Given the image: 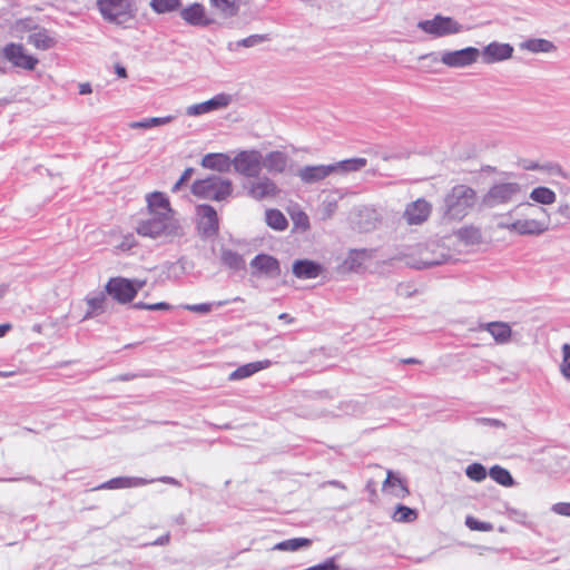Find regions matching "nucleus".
Wrapping results in <instances>:
<instances>
[{"instance_id": "f257e3e1", "label": "nucleus", "mask_w": 570, "mask_h": 570, "mask_svg": "<svg viewBox=\"0 0 570 570\" xmlns=\"http://www.w3.org/2000/svg\"><path fill=\"white\" fill-rule=\"evenodd\" d=\"M497 226L512 235L539 237L550 229V215L544 207L521 202L500 215Z\"/></svg>"}, {"instance_id": "f03ea898", "label": "nucleus", "mask_w": 570, "mask_h": 570, "mask_svg": "<svg viewBox=\"0 0 570 570\" xmlns=\"http://www.w3.org/2000/svg\"><path fill=\"white\" fill-rule=\"evenodd\" d=\"M187 227V224L177 215L158 213L141 219L136 232L142 237L169 244L181 239L186 235Z\"/></svg>"}, {"instance_id": "7ed1b4c3", "label": "nucleus", "mask_w": 570, "mask_h": 570, "mask_svg": "<svg viewBox=\"0 0 570 570\" xmlns=\"http://www.w3.org/2000/svg\"><path fill=\"white\" fill-rule=\"evenodd\" d=\"M476 193L466 185L454 186L444 198L443 218L448 220L463 219L474 207Z\"/></svg>"}, {"instance_id": "20e7f679", "label": "nucleus", "mask_w": 570, "mask_h": 570, "mask_svg": "<svg viewBox=\"0 0 570 570\" xmlns=\"http://www.w3.org/2000/svg\"><path fill=\"white\" fill-rule=\"evenodd\" d=\"M524 187L518 181H498L493 184L482 197L487 208L507 206L523 198Z\"/></svg>"}, {"instance_id": "39448f33", "label": "nucleus", "mask_w": 570, "mask_h": 570, "mask_svg": "<svg viewBox=\"0 0 570 570\" xmlns=\"http://www.w3.org/2000/svg\"><path fill=\"white\" fill-rule=\"evenodd\" d=\"M191 191L197 197L220 202L232 195L233 184L228 178L212 175L196 180L191 186Z\"/></svg>"}, {"instance_id": "423d86ee", "label": "nucleus", "mask_w": 570, "mask_h": 570, "mask_svg": "<svg viewBox=\"0 0 570 570\" xmlns=\"http://www.w3.org/2000/svg\"><path fill=\"white\" fill-rule=\"evenodd\" d=\"M519 166L527 171H540L549 178V181L559 189L562 196H568L570 187L560 183V179L569 180L570 173L556 161H537L531 159H522Z\"/></svg>"}, {"instance_id": "0eeeda50", "label": "nucleus", "mask_w": 570, "mask_h": 570, "mask_svg": "<svg viewBox=\"0 0 570 570\" xmlns=\"http://www.w3.org/2000/svg\"><path fill=\"white\" fill-rule=\"evenodd\" d=\"M233 169L246 178L257 177L262 173V151L255 148L237 150L233 156Z\"/></svg>"}, {"instance_id": "6e6552de", "label": "nucleus", "mask_w": 570, "mask_h": 570, "mask_svg": "<svg viewBox=\"0 0 570 570\" xmlns=\"http://www.w3.org/2000/svg\"><path fill=\"white\" fill-rule=\"evenodd\" d=\"M417 28L434 38L456 35L463 30L462 24L456 20L441 14H436L433 19L420 21Z\"/></svg>"}, {"instance_id": "1a4fd4ad", "label": "nucleus", "mask_w": 570, "mask_h": 570, "mask_svg": "<svg viewBox=\"0 0 570 570\" xmlns=\"http://www.w3.org/2000/svg\"><path fill=\"white\" fill-rule=\"evenodd\" d=\"M246 195L254 200L275 199L279 196L281 189L268 175H258L244 185Z\"/></svg>"}, {"instance_id": "9d476101", "label": "nucleus", "mask_w": 570, "mask_h": 570, "mask_svg": "<svg viewBox=\"0 0 570 570\" xmlns=\"http://www.w3.org/2000/svg\"><path fill=\"white\" fill-rule=\"evenodd\" d=\"M98 8L106 20L117 24L132 18L129 0H98Z\"/></svg>"}, {"instance_id": "9b49d317", "label": "nucleus", "mask_w": 570, "mask_h": 570, "mask_svg": "<svg viewBox=\"0 0 570 570\" xmlns=\"http://www.w3.org/2000/svg\"><path fill=\"white\" fill-rule=\"evenodd\" d=\"M480 59V50L475 47H466L453 51H443L440 60L449 68H466Z\"/></svg>"}, {"instance_id": "f8f14e48", "label": "nucleus", "mask_w": 570, "mask_h": 570, "mask_svg": "<svg viewBox=\"0 0 570 570\" xmlns=\"http://www.w3.org/2000/svg\"><path fill=\"white\" fill-rule=\"evenodd\" d=\"M289 155L283 150L262 153V170L265 169L271 176L285 174L289 167Z\"/></svg>"}, {"instance_id": "ddd939ff", "label": "nucleus", "mask_w": 570, "mask_h": 570, "mask_svg": "<svg viewBox=\"0 0 570 570\" xmlns=\"http://www.w3.org/2000/svg\"><path fill=\"white\" fill-rule=\"evenodd\" d=\"M232 102V96L227 94H218L209 100L190 105L186 108L185 112L189 117H198L212 111L222 110L227 108Z\"/></svg>"}, {"instance_id": "4468645a", "label": "nucleus", "mask_w": 570, "mask_h": 570, "mask_svg": "<svg viewBox=\"0 0 570 570\" xmlns=\"http://www.w3.org/2000/svg\"><path fill=\"white\" fill-rule=\"evenodd\" d=\"M514 52L510 43L493 41L480 50V58L485 65L502 62L512 58Z\"/></svg>"}, {"instance_id": "2eb2a0df", "label": "nucleus", "mask_w": 570, "mask_h": 570, "mask_svg": "<svg viewBox=\"0 0 570 570\" xmlns=\"http://www.w3.org/2000/svg\"><path fill=\"white\" fill-rule=\"evenodd\" d=\"M196 214L199 233L205 237L216 235L218 232V216L214 207L210 205H199L196 208Z\"/></svg>"}, {"instance_id": "dca6fc26", "label": "nucleus", "mask_w": 570, "mask_h": 570, "mask_svg": "<svg viewBox=\"0 0 570 570\" xmlns=\"http://www.w3.org/2000/svg\"><path fill=\"white\" fill-rule=\"evenodd\" d=\"M106 291L114 299L121 304L130 303L136 296L131 279L125 277L110 278L106 285Z\"/></svg>"}, {"instance_id": "f3484780", "label": "nucleus", "mask_w": 570, "mask_h": 570, "mask_svg": "<svg viewBox=\"0 0 570 570\" xmlns=\"http://www.w3.org/2000/svg\"><path fill=\"white\" fill-rule=\"evenodd\" d=\"M252 274L275 278L281 275L279 262L267 254H258L250 261Z\"/></svg>"}, {"instance_id": "a211bd4d", "label": "nucleus", "mask_w": 570, "mask_h": 570, "mask_svg": "<svg viewBox=\"0 0 570 570\" xmlns=\"http://www.w3.org/2000/svg\"><path fill=\"white\" fill-rule=\"evenodd\" d=\"M3 55L13 66L26 70H33L38 63V59L28 55L22 45H7L3 48Z\"/></svg>"}, {"instance_id": "6ab92c4d", "label": "nucleus", "mask_w": 570, "mask_h": 570, "mask_svg": "<svg viewBox=\"0 0 570 570\" xmlns=\"http://www.w3.org/2000/svg\"><path fill=\"white\" fill-rule=\"evenodd\" d=\"M432 206L425 199H416L410 203L403 213V218L409 225H421L431 215Z\"/></svg>"}, {"instance_id": "aec40b11", "label": "nucleus", "mask_w": 570, "mask_h": 570, "mask_svg": "<svg viewBox=\"0 0 570 570\" xmlns=\"http://www.w3.org/2000/svg\"><path fill=\"white\" fill-rule=\"evenodd\" d=\"M333 175V168L328 165H307L297 169L296 176L305 185H313L325 180Z\"/></svg>"}, {"instance_id": "412c9836", "label": "nucleus", "mask_w": 570, "mask_h": 570, "mask_svg": "<svg viewBox=\"0 0 570 570\" xmlns=\"http://www.w3.org/2000/svg\"><path fill=\"white\" fill-rule=\"evenodd\" d=\"M181 19L190 26L206 27L214 22L200 3H193L180 10Z\"/></svg>"}, {"instance_id": "4be33fe9", "label": "nucleus", "mask_w": 570, "mask_h": 570, "mask_svg": "<svg viewBox=\"0 0 570 570\" xmlns=\"http://www.w3.org/2000/svg\"><path fill=\"white\" fill-rule=\"evenodd\" d=\"M480 330L487 331L497 344H508L512 337L511 326L505 322H490L480 324Z\"/></svg>"}, {"instance_id": "5701e85b", "label": "nucleus", "mask_w": 570, "mask_h": 570, "mask_svg": "<svg viewBox=\"0 0 570 570\" xmlns=\"http://www.w3.org/2000/svg\"><path fill=\"white\" fill-rule=\"evenodd\" d=\"M154 479H145V478H138V476H118L110 479L109 481L100 484L96 488V490L99 489H129V488H138L142 485H147L151 482H154Z\"/></svg>"}, {"instance_id": "b1692460", "label": "nucleus", "mask_w": 570, "mask_h": 570, "mask_svg": "<svg viewBox=\"0 0 570 570\" xmlns=\"http://www.w3.org/2000/svg\"><path fill=\"white\" fill-rule=\"evenodd\" d=\"M557 198L558 195L556 190L548 186L539 185L530 190L528 202L546 208V206L556 204Z\"/></svg>"}, {"instance_id": "393cba45", "label": "nucleus", "mask_w": 570, "mask_h": 570, "mask_svg": "<svg viewBox=\"0 0 570 570\" xmlns=\"http://www.w3.org/2000/svg\"><path fill=\"white\" fill-rule=\"evenodd\" d=\"M148 215H156L163 213L164 215H176L175 210L170 207L168 198L159 191L147 195Z\"/></svg>"}, {"instance_id": "a878e982", "label": "nucleus", "mask_w": 570, "mask_h": 570, "mask_svg": "<svg viewBox=\"0 0 570 570\" xmlns=\"http://www.w3.org/2000/svg\"><path fill=\"white\" fill-rule=\"evenodd\" d=\"M202 166L219 173H228L233 167V158L226 154H207L202 159Z\"/></svg>"}, {"instance_id": "bb28decb", "label": "nucleus", "mask_w": 570, "mask_h": 570, "mask_svg": "<svg viewBox=\"0 0 570 570\" xmlns=\"http://www.w3.org/2000/svg\"><path fill=\"white\" fill-rule=\"evenodd\" d=\"M292 272L297 278L311 279L320 276L322 266L308 259H298L293 263Z\"/></svg>"}, {"instance_id": "cd10ccee", "label": "nucleus", "mask_w": 570, "mask_h": 570, "mask_svg": "<svg viewBox=\"0 0 570 570\" xmlns=\"http://www.w3.org/2000/svg\"><path fill=\"white\" fill-rule=\"evenodd\" d=\"M27 41L39 50H48L56 45L55 38L49 35L48 30L37 24L32 32L27 36Z\"/></svg>"}, {"instance_id": "c85d7f7f", "label": "nucleus", "mask_w": 570, "mask_h": 570, "mask_svg": "<svg viewBox=\"0 0 570 570\" xmlns=\"http://www.w3.org/2000/svg\"><path fill=\"white\" fill-rule=\"evenodd\" d=\"M271 361H256L252 363L244 364L237 367L234 372L229 374L230 381H238L254 375L255 373L269 367Z\"/></svg>"}, {"instance_id": "c756f323", "label": "nucleus", "mask_w": 570, "mask_h": 570, "mask_svg": "<svg viewBox=\"0 0 570 570\" xmlns=\"http://www.w3.org/2000/svg\"><path fill=\"white\" fill-rule=\"evenodd\" d=\"M366 164L367 160L365 158L357 157L330 164V166L333 168V174L347 175L363 169Z\"/></svg>"}, {"instance_id": "7c9ffc66", "label": "nucleus", "mask_w": 570, "mask_h": 570, "mask_svg": "<svg viewBox=\"0 0 570 570\" xmlns=\"http://www.w3.org/2000/svg\"><path fill=\"white\" fill-rule=\"evenodd\" d=\"M520 48L532 53H550L557 50L552 41L541 38L528 39L520 43Z\"/></svg>"}, {"instance_id": "2f4dec72", "label": "nucleus", "mask_w": 570, "mask_h": 570, "mask_svg": "<svg viewBox=\"0 0 570 570\" xmlns=\"http://www.w3.org/2000/svg\"><path fill=\"white\" fill-rule=\"evenodd\" d=\"M220 261L226 267L236 272L245 269L246 266L245 259L239 253L227 248L222 250Z\"/></svg>"}, {"instance_id": "473e14b6", "label": "nucleus", "mask_w": 570, "mask_h": 570, "mask_svg": "<svg viewBox=\"0 0 570 570\" xmlns=\"http://www.w3.org/2000/svg\"><path fill=\"white\" fill-rule=\"evenodd\" d=\"M174 119L175 116L150 117L137 121H131L128 124V127L130 129H150L153 127L165 126L171 122Z\"/></svg>"}, {"instance_id": "72a5a7b5", "label": "nucleus", "mask_w": 570, "mask_h": 570, "mask_svg": "<svg viewBox=\"0 0 570 570\" xmlns=\"http://www.w3.org/2000/svg\"><path fill=\"white\" fill-rule=\"evenodd\" d=\"M455 235L465 245H476L482 242L481 229L475 226H464Z\"/></svg>"}, {"instance_id": "f704fd0d", "label": "nucleus", "mask_w": 570, "mask_h": 570, "mask_svg": "<svg viewBox=\"0 0 570 570\" xmlns=\"http://www.w3.org/2000/svg\"><path fill=\"white\" fill-rule=\"evenodd\" d=\"M106 297L104 295H97L86 298L87 311L82 317V321L92 318L105 311Z\"/></svg>"}, {"instance_id": "c9c22d12", "label": "nucleus", "mask_w": 570, "mask_h": 570, "mask_svg": "<svg viewBox=\"0 0 570 570\" xmlns=\"http://www.w3.org/2000/svg\"><path fill=\"white\" fill-rule=\"evenodd\" d=\"M387 488L392 489V493L395 497L403 498L409 493V490L401 478L395 475L392 471H387V476L383 483V490H386Z\"/></svg>"}, {"instance_id": "e433bc0d", "label": "nucleus", "mask_w": 570, "mask_h": 570, "mask_svg": "<svg viewBox=\"0 0 570 570\" xmlns=\"http://www.w3.org/2000/svg\"><path fill=\"white\" fill-rule=\"evenodd\" d=\"M36 23L32 19H19L10 27V35L18 39H27Z\"/></svg>"}, {"instance_id": "4c0bfd02", "label": "nucleus", "mask_w": 570, "mask_h": 570, "mask_svg": "<svg viewBox=\"0 0 570 570\" xmlns=\"http://www.w3.org/2000/svg\"><path fill=\"white\" fill-rule=\"evenodd\" d=\"M266 224L275 230H284L288 226L285 215L278 209H267L265 213Z\"/></svg>"}, {"instance_id": "58836bf2", "label": "nucleus", "mask_w": 570, "mask_h": 570, "mask_svg": "<svg viewBox=\"0 0 570 570\" xmlns=\"http://www.w3.org/2000/svg\"><path fill=\"white\" fill-rule=\"evenodd\" d=\"M489 475L500 485L508 488L514 485V480L511 473L500 465H493L492 468H490Z\"/></svg>"}, {"instance_id": "ea45409f", "label": "nucleus", "mask_w": 570, "mask_h": 570, "mask_svg": "<svg viewBox=\"0 0 570 570\" xmlns=\"http://www.w3.org/2000/svg\"><path fill=\"white\" fill-rule=\"evenodd\" d=\"M213 8H215L223 17L229 18L237 13V0H209Z\"/></svg>"}, {"instance_id": "a19ab883", "label": "nucleus", "mask_w": 570, "mask_h": 570, "mask_svg": "<svg viewBox=\"0 0 570 570\" xmlns=\"http://www.w3.org/2000/svg\"><path fill=\"white\" fill-rule=\"evenodd\" d=\"M311 544V540L306 538H295L289 539L283 542H279L273 547V550L279 551H296L301 548L307 547Z\"/></svg>"}, {"instance_id": "79ce46f5", "label": "nucleus", "mask_w": 570, "mask_h": 570, "mask_svg": "<svg viewBox=\"0 0 570 570\" xmlns=\"http://www.w3.org/2000/svg\"><path fill=\"white\" fill-rule=\"evenodd\" d=\"M489 472L481 463L474 462L465 468V475L474 482H482L487 479Z\"/></svg>"}, {"instance_id": "37998d69", "label": "nucleus", "mask_w": 570, "mask_h": 570, "mask_svg": "<svg viewBox=\"0 0 570 570\" xmlns=\"http://www.w3.org/2000/svg\"><path fill=\"white\" fill-rule=\"evenodd\" d=\"M416 517V511L405 505H399L393 513V519L396 522H412Z\"/></svg>"}, {"instance_id": "c03bdc74", "label": "nucleus", "mask_w": 570, "mask_h": 570, "mask_svg": "<svg viewBox=\"0 0 570 570\" xmlns=\"http://www.w3.org/2000/svg\"><path fill=\"white\" fill-rule=\"evenodd\" d=\"M180 0H151V8L158 13H166L176 10Z\"/></svg>"}, {"instance_id": "a18cd8bd", "label": "nucleus", "mask_w": 570, "mask_h": 570, "mask_svg": "<svg viewBox=\"0 0 570 570\" xmlns=\"http://www.w3.org/2000/svg\"><path fill=\"white\" fill-rule=\"evenodd\" d=\"M465 524L471 531H483L490 532L493 530V527L489 522H481L474 519L473 517H466Z\"/></svg>"}, {"instance_id": "49530a36", "label": "nucleus", "mask_w": 570, "mask_h": 570, "mask_svg": "<svg viewBox=\"0 0 570 570\" xmlns=\"http://www.w3.org/2000/svg\"><path fill=\"white\" fill-rule=\"evenodd\" d=\"M336 208H337L336 200H334V199L324 200L322 204V207H321L322 219H324V220L330 219L334 215Z\"/></svg>"}, {"instance_id": "de8ad7c7", "label": "nucleus", "mask_w": 570, "mask_h": 570, "mask_svg": "<svg viewBox=\"0 0 570 570\" xmlns=\"http://www.w3.org/2000/svg\"><path fill=\"white\" fill-rule=\"evenodd\" d=\"M266 40V37L263 35H253L247 38L242 39L237 42L238 46H243L246 48L257 46Z\"/></svg>"}, {"instance_id": "09e8293b", "label": "nucleus", "mask_w": 570, "mask_h": 570, "mask_svg": "<svg viewBox=\"0 0 570 570\" xmlns=\"http://www.w3.org/2000/svg\"><path fill=\"white\" fill-rule=\"evenodd\" d=\"M184 308L187 311H190V312L206 314L212 311V304H208V303L193 304V305L188 304V305H185Z\"/></svg>"}, {"instance_id": "8fccbe9b", "label": "nucleus", "mask_w": 570, "mask_h": 570, "mask_svg": "<svg viewBox=\"0 0 570 570\" xmlns=\"http://www.w3.org/2000/svg\"><path fill=\"white\" fill-rule=\"evenodd\" d=\"M560 372L563 375V377L570 382V355H568L567 353H562Z\"/></svg>"}, {"instance_id": "3c124183", "label": "nucleus", "mask_w": 570, "mask_h": 570, "mask_svg": "<svg viewBox=\"0 0 570 570\" xmlns=\"http://www.w3.org/2000/svg\"><path fill=\"white\" fill-rule=\"evenodd\" d=\"M556 213L567 219L568 222H570V203L567 202V200H561L557 207V210Z\"/></svg>"}, {"instance_id": "603ef678", "label": "nucleus", "mask_w": 570, "mask_h": 570, "mask_svg": "<svg viewBox=\"0 0 570 570\" xmlns=\"http://www.w3.org/2000/svg\"><path fill=\"white\" fill-rule=\"evenodd\" d=\"M551 510L560 515L570 517V502H560L552 505Z\"/></svg>"}, {"instance_id": "864d4df0", "label": "nucleus", "mask_w": 570, "mask_h": 570, "mask_svg": "<svg viewBox=\"0 0 570 570\" xmlns=\"http://www.w3.org/2000/svg\"><path fill=\"white\" fill-rule=\"evenodd\" d=\"M419 60L428 61L429 62L428 66H426L428 68H431L434 65L441 62L440 58L434 52L422 55V56L419 57Z\"/></svg>"}, {"instance_id": "5fc2aeb1", "label": "nucleus", "mask_w": 570, "mask_h": 570, "mask_svg": "<svg viewBox=\"0 0 570 570\" xmlns=\"http://www.w3.org/2000/svg\"><path fill=\"white\" fill-rule=\"evenodd\" d=\"M336 569H337V566L334 563V561L332 559H330V560L325 561L324 563L313 566L305 570H336Z\"/></svg>"}, {"instance_id": "6e6d98bb", "label": "nucleus", "mask_w": 570, "mask_h": 570, "mask_svg": "<svg viewBox=\"0 0 570 570\" xmlns=\"http://www.w3.org/2000/svg\"><path fill=\"white\" fill-rule=\"evenodd\" d=\"M193 174V168H187L183 173L181 177L178 179V181L174 185L173 190L176 191L180 188V186L190 178Z\"/></svg>"}, {"instance_id": "4d7b16f0", "label": "nucleus", "mask_w": 570, "mask_h": 570, "mask_svg": "<svg viewBox=\"0 0 570 570\" xmlns=\"http://www.w3.org/2000/svg\"><path fill=\"white\" fill-rule=\"evenodd\" d=\"M476 422L480 424H483V425H490V426H497V428L503 426V423L495 419L481 417V419H478Z\"/></svg>"}, {"instance_id": "13d9d810", "label": "nucleus", "mask_w": 570, "mask_h": 570, "mask_svg": "<svg viewBox=\"0 0 570 570\" xmlns=\"http://www.w3.org/2000/svg\"><path fill=\"white\" fill-rule=\"evenodd\" d=\"M170 308V305L167 304V303H156V304H151L149 306V311H167Z\"/></svg>"}, {"instance_id": "bf43d9fd", "label": "nucleus", "mask_w": 570, "mask_h": 570, "mask_svg": "<svg viewBox=\"0 0 570 570\" xmlns=\"http://www.w3.org/2000/svg\"><path fill=\"white\" fill-rule=\"evenodd\" d=\"M131 285L135 288V294L146 285V279H131Z\"/></svg>"}, {"instance_id": "052dcab7", "label": "nucleus", "mask_w": 570, "mask_h": 570, "mask_svg": "<svg viewBox=\"0 0 570 570\" xmlns=\"http://www.w3.org/2000/svg\"><path fill=\"white\" fill-rule=\"evenodd\" d=\"M92 92L91 86L88 82H83L79 85V94L80 95H89Z\"/></svg>"}, {"instance_id": "680f3d73", "label": "nucleus", "mask_w": 570, "mask_h": 570, "mask_svg": "<svg viewBox=\"0 0 570 570\" xmlns=\"http://www.w3.org/2000/svg\"><path fill=\"white\" fill-rule=\"evenodd\" d=\"M278 320L285 322L286 324H293L295 322V318L287 313L279 314Z\"/></svg>"}, {"instance_id": "e2e57ef3", "label": "nucleus", "mask_w": 570, "mask_h": 570, "mask_svg": "<svg viewBox=\"0 0 570 570\" xmlns=\"http://www.w3.org/2000/svg\"><path fill=\"white\" fill-rule=\"evenodd\" d=\"M158 481L167 484L179 485V482L171 476H161L158 479Z\"/></svg>"}, {"instance_id": "0e129e2a", "label": "nucleus", "mask_w": 570, "mask_h": 570, "mask_svg": "<svg viewBox=\"0 0 570 570\" xmlns=\"http://www.w3.org/2000/svg\"><path fill=\"white\" fill-rule=\"evenodd\" d=\"M11 327L12 326L9 323L0 324V337H3L11 330Z\"/></svg>"}, {"instance_id": "69168bd1", "label": "nucleus", "mask_w": 570, "mask_h": 570, "mask_svg": "<svg viewBox=\"0 0 570 570\" xmlns=\"http://www.w3.org/2000/svg\"><path fill=\"white\" fill-rule=\"evenodd\" d=\"M169 541V537H159L157 540H155L151 544L153 546H164L167 544Z\"/></svg>"}, {"instance_id": "338daca9", "label": "nucleus", "mask_w": 570, "mask_h": 570, "mask_svg": "<svg viewBox=\"0 0 570 570\" xmlns=\"http://www.w3.org/2000/svg\"><path fill=\"white\" fill-rule=\"evenodd\" d=\"M116 73L121 77V78H126L127 77V72H126V69L125 67L120 66V65H117L116 66Z\"/></svg>"}, {"instance_id": "774afa93", "label": "nucleus", "mask_w": 570, "mask_h": 570, "mask_svg": "<svg viewBox=\"0 0 570 570\" xmlns=\"http://www.w3.org/2000/svg\"><path fill=\"white\" fill-rule=\"evenodd\" d=\"M151 304H146V303L139 302V303L134 304V308H137V309H148L149 311V306Z\"/></svg>"}]
</instances>
